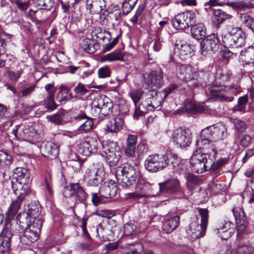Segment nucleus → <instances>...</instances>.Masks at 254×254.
Instances as JSON below:
<instances>
[{
    "label": "nucleus",
    "instance_id": "obj_59",
    "mask_svg": "<svg viewBox=\"0 0 254 254\" xmlns=\"http://www.w3.org/2000/svg\"><path fill=\"white\" fill-rule=\"evenodd\" d=\"M235 129L239 132H244L247 128L246 124L240 120L235 119L233 121Z\"/></svg>",
    "mask_w": 254,
    "mask_h": 254
},
{
    "label": "nucleus",
    "instance_id": "obj_19",
    "mask_svg": "<svg viewBox=\"0 0 254 254\" xmlns=\"http://www.w3.org/2000/svg\"><path fill=\"white\" fill-rule=\"evenodd\" d=\"M177 75L181 80L188 82L192 81V84L196 87H203L205 85V83H199L197 79H195L196 73L193 72L190 66L181 64L177 69Z\"/></svg>",
    "mask_w": 254,
    "mask_h": 254
},
{
    "label": "nucleus",
    "instance_id": "obj_17",
    "mask_svg": "<svg viewBox=\"0 0 254 254\" xmlns=\"http://www.w3.org/2000/svg\"><path fill=\"white\" fill-rule=\"evenodd\" d=\"M103 180V171L99 165L94 164L86 170L84 181L87 186L97 187Z\"/></svg>",
    "mask_w": 254,
    "mask_h": 254
},
{
    "label": "nucleus",
    "instance_id": "obj_9",
    "mask_svg": "<svg viewBox=\"0 0 254 254\" xmlns=\"http://www.w3.org/2000/svg\"><path fill=\"white\" fill-rule=\"evenodd\" d=\"M139 173L135 171L133 166L126 164L118 168L116 178L122 188H127L135 183L137 174Z\"/></svg>",
    "mask_w": 254,
    "mask_h": 254
},
{
    "label": "nucleus",
    "instance_id": "obj_60",
    "mask_svg": "<svg viewBox=\"0 0 254 254\" xmlns=\"http://www.w3.org/2000/svg\"><path fill=\"white\" fill-rule=\"evenodd\" d=\"M90 6V9L91 12L99 13L103 9L104 6L102 5L100 1H93L92 3L89 4Z\"/></svg>",
    "mask_w": 254,
    "mask_h": 254
},
{
    "label": "nucleus",
    "instance_id": "obj_52",
    "mask_svg": "<svg viewBox=\"0 0 254 254\" xmlns=\"http://www.w3.org/2000/svg\"><path fill=\"white\" fill-rule=\"evenodd\" d=\"M148 151V147L146 140H143L140 141L137 146L136 152L138 157L141 158Z\"/></svg>",
    "mask_w": 254,
    "mask_h": 254
},
{
    "label": "nucleus",
    "instance_id": "obj_4",
    "mask_svg": "<svg viewBox=\"0 0 254 254\" xmlns=\"http://www.w3.org/2000/svg\"><path fill=\"white\" fill-rule=\"evenodd\" d=\"M197 222H192L186 230L188 238L192 241L203 237L205 234L208 221V210L206 208L198 209Z\"/></svg>",
    "mask_w": 254,
    "mask_h": 254
},
{
    "label": "nucleus",
    "instance_id": "obj_14",
    "mask_svg": "<svg viewBox=\"0 0 254 254\" xmlns=\"http://www.w3.org/2000/svg\"><path fill=\"white\" fill-rule=\"evenodd\" d=\"M63 193L65 197L74 196L75 200V204L80 203L86 207V201L88 194L79 183L70 184L64 187Z\"/></svg>",
    "mask_w": 254,
    "mask_h": 254
},
{
    "label": "nucleus",
    "instance_id": "obj_41",
    "mask_svg": "<svg viewBox=\"0 0 254 254\" xmlns=\"http://www.w3.org/2000/svg\"><path fill=\"white\" fill-rule=\"evenodd\" d=\"M80 47L84 52L88 54H93L96 51L93 41L89 38L84 39L80 43Z\"/></svg>",
    "mask_w": 254,
    "mask_h": 254
},
{
    "label": "nucleus",
    "instance_id": "obj_48",
    "mask_svg": "<svg viewBox=\"0 0 254 254\" xmlns=\"http://www.w3.org/2000/svg\"><path fill=\"white\" fill-rule=\"evenodd\" d=\"M93 127V121L92 118L88 117L83 121V123L78 127L77 130L83 132H87L91 130Z\"/></svg>",
    "mask_w": 254,
    "mask_h": 254
},
{
    "label": "nucleus",
    "instance_id": "obj_18",
    "mask_svg": "<svg viewBox=\"0 0 254 254\" xmlns=\"http://www.w3.org/2000/svg\"><path fill=\"white\" fill-rule=\"evenodd\" d=\"M172 139L173 142L177 147L185 148L191 143V131L189 129L177 128L173 132Z\"/></svg>",
    "mask_w": 254,
    "mask_h": 254
},
{
    "label": "nucleus",
    "instance_id": "obj_31",
    "mask_svg": "<svg viewBox=\"0 0 254 254\" xmlns=\"http://www.w3.org/2000/svg\"><path fill=\"white\" fill-rule=\"evenodd\" d=\"M239 60L243 64H254V47L250 46L242 51L239 56Z\"/></svg>",
    "mask_w": 254,
    "mask_h": 254
},
{
    "label": "nucleus",
    "instance_id": "obj_35",
    "mask_svg": "<svg viewBox=\"0 0 254 254\" xmlns=\"http://www.w3.org/2000/svg\"><path fill=\"white\" fill-rule=\"evenodd\" d=\"M124 124V120L121 117H118L109 121L106 127L109 132H117L123 128Z\"/></svg>",
    "mask_w": 254,
    "mask_h": 254
},
{
    "label": "nucleus",
    "instance_id": "obj_51",
    "mask_svg": "<svg viewBox=\"0 0 254 254\" xmlns=\"http://www.w3.org/2000/svg\"><path fill=\"white\" fill-rule=\"evenodd\" d=\"M44 105L48 110H54L57 108L56 104L54 101V95H47L44 100Z\"/></svg>",
    "mask_w": 254,
    "mask_h": 254
},
{
    "label": "nucleus",
    "instance_id": "obj_33",
    "mask_svg": "<svg viewBox=\"0 0 254 254\" xmlns=\"http://www.w3.org/2000/svg\"><path fill=\"white\" fill-rule=\"evenodd\" d=\"M136 140V135L130 134L128 136L125 149V154L127 156L131 157L134 156Z\"/></svg>",
    "mask_w": 254,
    "mask_h": 254
},
{
    "label": "nucleus",
    "instance_id": "obj_25",
    "mask_svg": "<svg viewBox=\"0 0 254 254\" xmlns=\"http://www.w3.org/2000/svg\"><path fill=\"white\" fill-rule=\"evenodd\" d=\"M174 52L182 60L190 59L193 55V50L190 45L181 41L175 44Z\"/></svg>",
    "mask_w": 254,
    "mask_h": 254
},
{
    "label": "nucleus",
    "instance_id": "obj_44",
    "mask_svg": "<svg viewBox=\"0 0 254 254\" xmlns=\"http://www.w3.org/2000/svg\"><path fill=\"white\" fill-rule=\"evenodd\" d=\"M241 21L254 33V19L247 13L241 14Z\"/></svg>",
    "mask_w": 254,
    "mask_h": 254
},
{
    "label": "nucleus",
    "instance_id": "obj_23",
    "mask_svg": "<svg viewBox=\"0 0 254 254\" xmlns=\"http://www.w3.org/2000/svg\"><path fill=\"white\" fill-rule=\"evenodd\" d=\"M219 46L220 41L217 36L215 34H210L200 43L201 53L205 55L208 51H217L219 49Z\"/></svg>",
    "mask_w": 254,
    "mask_h": 254
},
{
    "label": "nucleus",
    "instance_id": "obj_37",
    "mask_svg": "<svg viewBox=\"0 0 254 254\" xmlns=\"http://www.w3.org/2000/svg\"><path fill=\"white\" fill-rule=\"evenodd\" d=\"M15 195L17 198L11 203L8 211L7 212L6 219H10V218L13 217L16 215L20 207L22 200L26 196V195H24L23 196H20L18 195Z\"/></svg>",
    "mask_w": 254,
    "mask_h": 254
},
{
    "label": "nucleus",
    "instance_id": "obj_61",
    "mask_svg": "<svg viewBox=\"0 0 254 254\" xmlns=\"http://www.w3.org/2000/svg\"><path fill=\"white\" fill-rule=\"evenodd\" d=\"M184 108L185 111L188 113H192L196 111V105L192 100H186L184 102Z\"/></svg>",
    "mask_w": 254,
    "mask_h": 254
},
{
    "label": "nucleus",
    "instance_id": "obj_63",
    "mask_svg": "<svg viewBox=\"0 0 254 254\" xmlns=\"http://www.w3.org/2000/svg\"><path fill=\"white\" fill-rule=\"evenodd\" d=\"M239 142L242 146L247 147L249 146L252 141L251 137L248 134H243L239 137Z\"/></svg>",
    "mask_w": 254,
    "mask_h": 254
},
{
    "label": "nucleus",
    "instance_id": "obj_46",
    "mask_svg": "<svg viewBox=\"0 0 254 254\" xmlns=\"http://www.w3.org/2000/svg\"><path fill=\"white\" fill-rule=\"evenodd\" d=\"M12 163V157L6 152L0 150V166L2 167L9 166Z\"/></svg>",
    "mask_w": 254,
    "mask_h": 254
},
{
    "label": "nucleus",
    "instance_id": "obj_57",
    "mask_svg": "<svg viewBox=\"0 0 254 254\" xmlns=\"http://www.w3.org/2000/svg\"><path fill=\"white\" fill-rule=\"evenodd\" d=\"M137 231L136 224L127 223L124 225V233L127 235H133Z\"/></svg>",
    "mask_w": 254,
    "mask_h": 254
},
{
    "label": "nucleus",
    "instance_id": "obj_39",
    "mask_svg": "<svg viewBox=\"0 0 254 254\" xmlns=\"http://www.w3.org/2000/svg\"><path fill=\"white\" fill-rule=\"evenodd\" d=\"M231 17L232 16L230 14L218 9L214 10L212 20L214 24L219 25L225 20L230 19Z\"/></svg>",
    "mask_w": 254,
    "mask_h": 254
},
{
    "label": "nucleus",
    "instance_id": "obj_53",
    "mask_svg": "<svg viewBox=\"0 0 254 254\" xmlns=\"http://www.w3.org/2000/svg\"><path fill=\"white\" fill-rule=\"evenodd\" d=\"M130 97L132 99L134 105L136 106L141 97H143V95H145L143 91L141 89H138L136 90H133L129 93Z\"/></svg>",
    "mask_w": 254,
    "mask_h": 254
},
{
    "label": "nucleus",
    "instance_id": "obj_62",
    "mask_svg": "<svg viewBox=\"0 0 254 254\" xmlns=\"http://www.w3.org/2000/svg\"><path fill=\"white\" fill-rule=\"evenodd\" d=\"M22 73L23 70L21 69L16 71L9 70L7 71V76L11 80L16 81L20 78Z\"/></svg>",
    "mask_w": 254,
    "mask_h": 254
},
{
    "label": "nucleus",
    "instance_id": "obj_27",
    "mask_svg": "<svg viewBox=\"0 0 254 254\" xmlns=\"http://www.w3.org/2000/svg\"><path fill=\"white\" fill-rule=\"evenodd\" d=\"M207 128H209L211 136L213 140H222L227 136V126L222 123H218Z\"/></svg>",
    "mask_w": 254,
    "mask_h": 254
},
{
    "label": "nucleus",
    "instance_id": "obj_40",
    "mask_svg": "<svg viewBox=\"0 0 254 254\" xmlns=\"http://www.w3.org/2000/svg\"><path fill=\"white\" fill-rule=\"evenodd\" d=\"M192 36L195 39H203L206 36V28L202 23L197 24L193 26L191 29Z\"/></svg>",
    "mask_w": 254,
    "mask_h": 254
},
{
    "label": "nucleus",
    "instance_id": "obj_3",
    "mask_svg": "<svg viewBox=\"0 0 254 254\" xmlns=\"http://www.w3.org/2000/svg\"><path fill=\"white\" fill-rule=\"evenodd\" d=\"M215 78L216 82L220 83V85H214L211 87L210 92L211 95L215 98H220L221 99L225 100L227 101L231 102L233 100V97H226V94H231L232 95H236L239 92L240 89L238 85H235L229 88L224 86L222 83H224L228 79V76L226 74V72L221 69L216 70L215 75Z\"/></svg>",
    "mask_w": 254,
    "mask_h": 254
},
{
    "label": "nucleus",
    "instance_id": "obj_6",
    "mask_svg": "<svg viewBox=\"0 0 254 254\" xmlns=\"http://www.w3.org/2000/svg\"><path fill=\"white\" fill-rule=\"evenodd\" d=\"M213 139L211 136V133L208 128L203 129L200 134L199 139L196 141V149L193 152L192 155L197 151H200L202 154H207V157L211 159L218 154Z\"/></svg>",
    "mask_w": 254,
    "mask_h": 254
},
{
    "label": "nucleus",
    "instance_id": "obj_54",
    "mask_svg": "<svg viewBox=\"0 0 254 254\" xmlns=\"http://www.w3.org/2000/svg\"><path fill=\"white\" fill-rule=\"evenodd\" d=\"M163 43V39L157 36L150 42L149 46L153 48L154 51L159 52L161 49Z\"/></svg>",
    "mask_w": 254,
    "mask_h": 254
},
{
    "label": "nucleus",
    "instance_id": "obj_64",
    "mask_svg": "<svg viewBox=\"0 0 254 254\" xmlns=\"http://www.w3.org/2000/svg\"><path fill=\"white\" fill-rule=\"evenodd\" d=\"M12 4H15L16 7L21 10H25L29 6L28 1H22L21 0H9Z\"/></svg>",
    "mask_w": 254,
    "mask_h": 254
},
{
    "label": "nucleus",
    "instance_id": "obj_56",
    "mask_svg": "<svg viewBox=\"0 0 254 254\" xmlns=\"http://www.w3.org/2000/svg\"><path fill=\"white\" fill-rule=\"evenodd\" d=\"M106 191L110 197H114L117 194L118 188L115 181L112 180L109 181L108 187L106 189Z\"/></svg>",
    "mask_w": 254,
    "mask_h": 254
},
{
    "label": "nucleus",
    "instance_id": "obj_30",
    "mask_svg": "<svg viewBox=\"0 0 254 254\" xmlns=\"http://www.w3.org/2000/svg\"><path fill=\"white\" fill-rule=\"evenodd\" d=\"M41 149L44 155L49 159H55L59 155V147L53 142H43L41 145Z\"/></svg>",
    "mask_w": 254,
    "mask_h": 254
},
{
    "label": "nucleus",
    "instance_id": "obj_36",
    "mask_svg": "<svg viewBox=\"0 0 254 254\" xmlns=\"http://www.w3.org/2000/svg\"><path fill=\"white\" fill-rule=\"evenodd\" d=\"M72 98V94L69 89L64 85H61L59 87V91L57 93V100L60 103H65Z\"/></svg>",
    "mask_w": 254,
    "mask_h": 254
},
{
    "label": "nucleus",
    "instance_id": "obj_21",
    "mask_svg": "<svg viewBox=\"0 0 254 254\" xmlns=\"http://www.w3.org/2000/svg\"><path fill=\"white\" fill-rule=\"evenodd\" d=\"M18 127V126H15V128L13 129L12 132L17 140H24L32 143L38 138V134L32 126L25 125L22 130L19 133Z\"/></svg>",
    "mask_w": 254,
    "mask_h": 254
},
{
    "label": "nucleus",
    "instance_id": "obj_26",
    "mask_svg": "<svg viewBox=\"0 0 254 254\" xmlns=\"http://www.w3.org/2000/svg\"><path fill=\"white\" fill-rule=\"evenodd\" d=\"M232 211L237 223L238 234L240 235L245 232L247 225L245 213L244 210L239 207L233 208Z\"/></svg>",
    "mask_w": 254,
    "mask_h": 254
},
{
    "label": "nucleus",
    "instance_id": "obj_11",
    "mask_svg": "<svg viewBox=\"0 0 254 254\" xmlns=\"http://www.w3.org/2000/svg\"><path fill=\"white\" fill-rule=\"evenodd\" d=\"M102 155L106 157L110 165H116L121 155L120 148L117 143L109 140L104 141L102 143Z\"/></svg>",
    "mask_w": 254,
    "mask_h": 254
},
{
    "label": "nucleus",
    "instance_id": "obj_20",
    "mask_svg": "<svg viewBox=\"0 0 254 254\" xmlns=\"http://www.w3.org/2000/svg\"><path fill=\"white\" fill-rule=\"evenodd\" d=\"M144 85L147 88L159 87L163 82L162 71L160 68L145 72L143 75Z\"/></svg>",
    "mask_w": 254,
    "mask_h": 254
},
{
    "label": "nucleus",
    "instance_id": "obj_24",
    "mask_svg": "<svg viewBox=\"0 0 254 254\" xmlns=\"http://www.w3.org/2000/svg\"><path fill=\"white\" fill-rule=\"evenodd\" d=\"M159 185L160 190L161 191H164L168 193L177 192L180 195L177 197L178 198H186L180 188L179 182L177 179L169 180L165 183H159Z\"/></svg>",
    "mask_w": 254,
    "mask_h": 254
},
{
    "label": "nucleus",
    "instance_id": "obj_55",
    "mask_svg": "<svg viewBox=\"0 0 254 254\" xmlns=\"http://www.w3.org/2000/svg\"><path fill=\"white\" fill-rule=\"evenodd\" d=\"M236 254H254V248L247 245L239 246L236 249Z\"/></svg>",
    "mask_w": 254,
    "mask_h": 254
},
{
    "label": "nucleus",
    "instance_id": "obj_43",
    "mask_svg": "<svg viewBox=\"0 0 254 254\" xmlns=\"http://www.w3.org/2000/svg\"><path fill=\"white\" fill-rule=\"evenodd\" d=\"M245 175L246 176L249 178H251L247 183V189L248 191L251 190L252 192L254 193V180L253 178L254 177V165L248 169L245 173Z\"/></svg>",
    "mask_w": 254,
    "mask_h": 254
},
{
    "label": "nucleus",
    "instance_id": "obj_5",
    "mask_svg": "<svg viewBox=\"0 0 254 254\" xmlns=\"http://www.w3.org/2000/svg\"><path fill=\"white\" fill-rule=\"evenodd\" d=\"M14 179L11 181V188L15 195L23 196L29 190L30 174L24 168H16L14 170Z\"/></svg>",
    "mask_w": 254,
    "mask_h": 254
},
{
    "label": "nucleus",
    "instance_id": "obj_29",
    "mask_svg": "<svg viewBox=\"0 0 254 254\" xmlns=\"http://www.w3.org/2000/svg\"><path fill=\"white\" fill-rule=\"evenodd\" d=\"M13 235L6 229H4L0 234V254H5L8 252Z\"/></svg>",
    "mask_w": 254,
    "mask_h": 254
},
{
    "label": "nucleus",
    "instance_id": "obj_8",
    "mask_svg": "<svg viewBox=\"0 0 254 254\" xmlns=\"http://www.w3.org/2000/svg\"><path fill=\"white\" fill-rule=\"evenodd\" d=\"M113 104L105 95L96 97L92 103L91 113L96 118H104L112 112Z\"/></svg>",
    "mask_w": 254,
    "mask_h": 254
},
{
    "label": "nucleus",
    "instance_id": "obj_1",
    "mask_svg": "<svg viewBox=\"0 0 254 254\" xmlns=\"http://www.w3.org/2000/svg\"><path fill=\"white\" fill-rule=\"evenodd\" d=\"M169 165L172 166L174 172L179 174H185L187 170L185 161L173 153L150 155L144 162L145 169L151 172L162 170Z\"/></svg>",
    "mask_w": 254,
    "mask_h": 254
},
{
    "label": "nucleus",
    "instance_id": "obj_2",
    "mask_svg": "<svg viewBox=\"0 0 254 254\" xmlns=\"http://www.w3.org/2000/svg\"><path fill=\"white\" fill-rule=\"evenodd\" d=\"M216 155L214 158H207V154H202L200 151H197L190 159L191 170L197 173H201L208 169L211 170L212 176L217 177L222 174L221 167L228 162L227 158H221L216 162Z\"/></svg>",
    "mask_w": 254,
    "mask_h": 254
},
{
    "label": "nucleus",
    "instance_id": "obj_49",
    "mask_svg": "<svg viewBox=\"0 0 254 254\" xmlns=\"http://www.w3.org/2000/svg\"><path fill=\"white\" fill-rule=\"evenodd\" d=\"M64 115L65 111L62 109L59 111L55 115L48 116L47 119L53 123L59 124L62 122L64 117Z\"/></svg>",
    "mask_w": 254,
    "mask_h": 254
},
{
    "label": "nucleus",
    "instance_id": "obj_58",
    "mask_svg": "<svg viewBox=\"0 0 254 254\" xmlns=\"http://www.w3.org/2000/svg\"><path fill=\"white\" fill-rule=\"evenodd\" d=\"M178 88L176 84H172L165 88L160 93L163 96V99H165L169 95L175 93Z\"/></svg>",
    "mask_w": 254,
    "mask_h": 254
},
{
    "label": "nucleus",
    "instance_id": "obj_13",
    "mask_svg": "<svg viewBox=\"0 0 254 254\" xmlns=\"http://www.w3.org/2000/svg\"><path fill=\"white\" fill-rule=\"evenodd\" d=\"M163 100L160 92L155 90L149 91L143 95L141 106L146 111H153L155 109L160 110Z\"/></svg>",
    "mask_w": 254,
    "mask_h": 254
},
{
    "label": "nucleus",
    "instance_id": "obj_12",
    "mask_svg": "<svg viewBox=\"0 0 254 254\" xmlns=\"http://www.w3.org/2000/svg\"><path fill=\"white\" fill-rule=\"evenodd\" d=\"M135 190L133 192L126 193L127 199H139L143 197H148L147 192L151 189L150 184L142 174H137L136 177Z\"/></svg>",
    "mask_w": 254,
    "mask_h": 254
},
{
    "label": "nucleus",
    "instance_id": "obj_50",
    "mask_svg": "<svg viewBox=\"0 0 254 254\" xmlns=\"http://www.w3.org/2000/svg\"><path fill=\"white\" fill-rule=\"evenodd\" d=\"M53 5V1L52 0H37L36 6L38 9L49 10Z\"/></svg>",
    "mask_w": 254,
    "mask_h": 254
},
{
    "label": "nucleus",
    "instance_id": "obj_32",
    "mask_svg": "<svg viewBox=\"0 0 254 254\" xmlns=\"http://www.w3.org/2000/svg\"><path fill=\"white\" fill-rule=\"evenodd\" d=\"M124 55L122 51L118 49L113 52L102 56L101 61L102 62L122 61L124 60Z\"/></svg>",
    "mask_w": 254,
    "mask_h": 254
},
{
    "label": "nucleus",
    "instance_id": "obj_7",
    "mask_svg": "<svg viewBox=\"0 0 254 254\" xmlns=\"http://www.w3.org/2000/svg\"><path fill=\"white\" fill-rule=\"evenodd\" d=\"M245 34L240 28L229 27L227 33L222 35V40L226 47L231 49L242 47L245 44Z\"/></svg>",
    "mask_w": 254,
    "mask_h": 254
},
{
    "label": "nucleus",
    "instance_id": "obj_22",
    "mask_svg": "<svg viewBox=\"0 0 254 254\" xmlns=\"http://www.w3.org/2000/svg\"><path fill=\"white\" fill-rule=\"evenodd\" d=\"M7 219L9 222L6 223L5 229L11 232L12 234L23 233L25 227H27V224L29 223L27 220H26L25 216H22L21 214L15 218L12 217Z\"/></svg>",
    "mask_w": 254,
    "mask_h": 254
},
{
    "label": "nucleus",
    "instance_id": "obj_38",
    "mask_svg": "<svg viewBox=\"0 0 254 254\" xmlns=\"http://www.w3.org/2000/svg\"><path fill=\"white\" fill-rule=\"evenodd\" d=\"M233 226V224L230 221H225L222 226L216 229L215 231L217 234H220V237L222 240H227L231 236V232H228Z\"/></svg>",
    "mask_w": 254,
    "mask_h": 254
},
{
    "label": "nucleus",
    "instance_id": "obj_34",
    "mask_svg": "<svg viewBox=\"0 0 254 254\" xmlns=\"http://www.w3.org/2000/svg\"><path fill=\"white\" fill-rule=\"evenodd\" d=\"M180 224V217L178 216L166 220L163 224V230L166 233L173 232Z\"/></svg>",
    "mask_w": 254,
    "mask_h": 254
},
{
    "label": "nucleus",
    "instance_id": "obj_15",
    "mask_svg": "<svg viewBox=\"0 0 254 254\" xmlns=\"http://www.w3.org/2000/svg\"><path fill=\"white\" fill-rule=\"evenodd\" d=\"M195 21V12L193 10H187L177 15L172 20V23L175 29L183 30L194 24Z\"/></svg>",
    "mask_w": 254,
    "mask_h": 254
},
{
    "label": "nucleus",
    "instance_id": "obj_42",
    "mask_svg": "<svg viewBox=\"0 0 254 254\" xmlns=\"http://www.w3.org/2000/svg\"><path fill=\"white\" fill-rule=\"evenodd\" d=\"M89 64L85 62H81L80 63V71L79 72L80 78L84 80L85 78H88L92 74L93 70V69L89 68Z\"/></svg>",
    "mask_w": 254,
    "mask_h": 254
},
{
    "label": "nucleus",
    "instance_id": "obj_10",
    "mask_svg": "<svg viewBox=\"0 0 254 254\" xmlns=\"http://www.w3.org/2000/svg\"><path fill=\"white\" fill-rule=\"evenodd\" d=\"M42 226L41 219H35L27 224L23 235L20 237V242L25 245H30L36 241L39 237Z\"/></svg>",
    "mask_w": 254,
    "mask_h": 254
},
{
    "label": "nucleus",
    "instance_id": "obj_47",
    "mask_svg": "<svg viewBox=\"0 0 254 254\" xmlns=\"http://www.w3.org/2000/svg\"><path fill=\"white\" fill-rule=\"evenodd\" d=\"M138 0H125L122 4L123 13L128 14L134 8Z\"/></svg>",
    "mask_w": 254,
    "mask_h": 254
},
{
    "label": "nucleus",
    "instance_id": "obj_45",
    "mask_svg": "<svg viewBox=\"0 0 254 254\" xmlns=\"http://www.w3.org/2000/svg\"><path fill=\"white\" fill-rule=\"evenodd\" d=\"M200 183V180L196 176L193 174H189L187 175V186L189 190H192L194 189Z\"/></svg>",
    "mask_w": 254,
    "mask_h": 254
},
{
    "label": "nucleus",
    "instance_id": "obj_16",
    "mask_svg": "<svg viewBox=\"0 0 254 254\" xmlns=\"http://www.w3.org/2000/svg\"><path fill=\"white\" fill-rule=\"evenodd\" d=\"M100 144L98 136H88L81 139L78 143L79 152L85 156L97 152Z\"/></svg>",
    "mask_w": 254,
    "mask_h": 254
},
{
    "label": "nucleus",
    "instance_id": "obj_28",
    "mask_svg": "<svg viewBox=\"0 0 254 254\" xmlns=\"http://www.w3.org/2000/svg\"><path fill=\"white\" fill-rule=\"evenodd\" d=\"M25 211L21 215L25 216L26 220L29 222L31 221L32 223L34 220L41 219L37 218L41 212V207L37 202H34L26 206L25 208Z\"/></svg>",
    "mask_w": 254,
    "mask_h": 254
}]
</instances>
